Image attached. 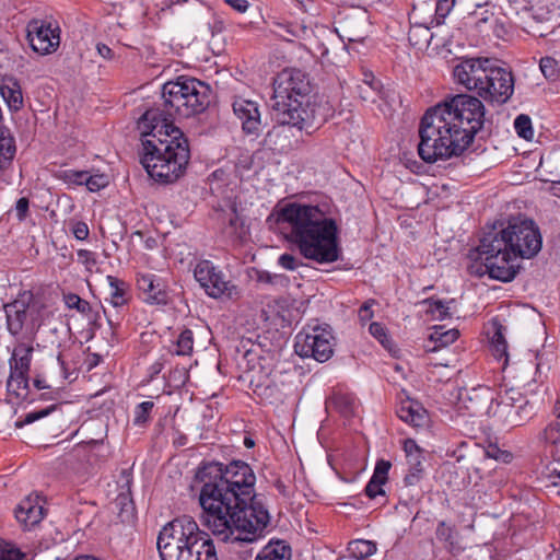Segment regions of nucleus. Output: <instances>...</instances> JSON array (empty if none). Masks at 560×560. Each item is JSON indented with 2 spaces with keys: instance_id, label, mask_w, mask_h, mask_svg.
<instances>
[{
  "instance_id": "aec40b11",
  "label": "nucleus",
  "mask_w": 560,
  "mask_h": 560,
  "mask_svg": "<svg viewBox=\"0 0 560 560\" xmlns=\"http://www.w3.org/2000/svg\"><path fill=\"white\" fill-rule=\"evenodd\" d=\"M0 95L11 113H18L24 107V98L21 84L13 77L2 79Z\"/></svg>"
},
{
  "instance_id": "412c9836",
  "label": "nucleus",
  "mask_w": 560,
  "mask_h": 560,
  "mask_svg": "<svg viewBox=\"0 0 560 560\" xmlns=\"http://www.w3.org/2000/svg\"><path fill=\"white\" fill-rule=\"evenodd\" d=\"M465 408L472 416L481 415L489 409L493 401L490 389L488 387L472 388L466 394V398L462 397Z\"/></svg>"
},
{
  "instance_id": "864d4df0",
  "label": "nucleus",
  "mask_w": 560,
  "mask_h": 560,
  "mask_svg": "<svg viewBox=\"0 0 560 560\" xmlns=\"http://www.w3.org/2000/svg\"><path fill=\"white\" fill-rule=\"evenodd\" d=\"M28 209H30V201L26 197H22L18 199L15 203V217L16 219L22 222L26 219L28 215Z\"/></svg>"
},
{
  "instance_id": "ddd939ff",
  "label": "nucleus",
  "mask_w": 560,
  "mask_h": 560,
  "mask_svg": "<svg viewBox=\"0 0 560 560\" xmlns=\"http://www.w3.org/2000/svg\"><path fill=\"white\" fill-rule=\"evenodd\" d=\"M194 277L211 298L218 299L229 289L230 281L210 260H200L194 268Z\"/></svg>"
},
{
  "instance_id": "58836bf2",
  "label": "nucleus",
  "mask_w": 560,
  "mask_h": 560,
  "mask_svg": "<svg viewBox=\"0 0 560 560\" xmlns=\"http://www.w3.org/2000/svg\"><path fill=\"white\" fill-rule=\"evenodd\" d=\"M539 68L544 77L549 81H556L560 70L556 59L552 57H542L539 61Z\"/></svg>"
},
{
  "instance_id": "a211bd4d",
  "label": "nucleus",
  "mask_w": 560,
  "mask_h": 560,
  "mask_svg": "<svg viewBox=\"0 0 560 560\" xmlns=\"http://www.w3.org/2000/svg\"><path fill=\"white\" fill-rule=\"evenodd\" d=\"M15 517L25 529H31L44 518V508L35 499L26 498L16 506Z\"/></svg>"
},
{
  "instance_id": "a878e982",
  "label": "nucleus",
  "mask_w": 560,
  "mask_h": 560,
  "mask_svg": "<svg viewBox=\"0 0 560 560\" xmlns=\"http://www.w3.org/2000/svg\"><path fill=\"white\" fill-rule=\"evenodd\" d=\"M275 26V33L288 42H293L295 38H301L306 32L305 26L296 22H276Z\"/></svg>"
},
{
  "instance_id": "774afa93",
  "label": "nucleus",
  "mask_w": 560,
  "mask_h": 560,
  "mask_svg": "<svg viewBox=\"0 0 560 560\" xmlns=\"http://www.w3.org/2000/svg\"><path fill=\"white\" fill-rule=\"evenodd\" d=\"M555 415L560 419V400L555 406Z\"/></svg>"
},
{
  "instance_id": "338daca9",
  "label": "nucleus",
  "mask_w": 560,
  "mask_h": 560,
  "mask_svg": "<svg viewBox=\"0 0 560 560\" xmlns=\"http://www.w3.org/2000/svg\"><path fill=\"white\" fill-rule=\"evenodd\" d=\"M34 386L37 388V389H43V388H48L49 386L45 383V381L40 380V378H35L34 380Z\"/></svg>"
},
{
  "instance_id": "f03ea898",
  "label": "nucleus",
  "mask_w": 560,
  "mask_h": 560,
  "mask_svg": "<svg viewBox=\"0 0 560 560\" xmlns=\"http://www.w3.org/2000/svg\"><path fill=\"white\" fill-rule=\"evenodd\" d=\"M485 122L482 102L457 94L425 112L419 126L418 154L425 163L459 156Z\"/></svg>"
},
{
  "instance_id": "c756f323",
  "label": "nucleus",
  "mask_w": 560,
  "mask_h": 560,
  "mask_svg": "<svg viewBox=\"0 0 560 560\" xmlns=\"http://www.w3.org/2000/svg\"><path fill=\"white\" fill-rule=\"evenodd\" d=\"M422 303L428 305L427 313L430 314L433 319L443 320L451 317L450 304L454 303V300L445 302L429 298L423 300Z\"/></svg>"
},
{
  "instance_id": "20e7f679",
  "label": "nucleus",
  "mask_w": 560,
  "mask_h": 560,
  "mask_svg": "<svg viewBox=\"0 0 560 560\" xmlns=\"http://www.w3.org/2000/svg\"><path fill=\"white\" fill-rule=\"evenodd\" d=\"M159 110L148 109L141 117L140 163L148 175L161 184L179 179L190 160L188 139L167 118L158 119Z\"/></svg>"
},
{
  "instance_id": "f257e3e1",
  "label": "nucleus",
  "mask_w": 560,
  "mask_h": 560,
  "mask_svg": "<svg viewBox=\"0 0 560 560\" xmlns=\"http://www.w3.org/2000/svg\"><path fill=\"white\" fill-rule=\"evenodd\" d=\"M196 478L202 483L201 522L218 539L254 542L264 537L270 515L255 495L256 476L247 463H208Z\"/></svg>"
},
{
  "instance_id": "72a5a7b5",
  "label": "nucleus",
  "mask_w": 560,
  "mask_h": 560,
  "mask_svg": "<svg viewBox=\"0 0 560 560\" xmlns=\"http://www.w3.org/2000/svg\"><path fill=\"white\" fill-rule=\"evenodd\" d=\"M459 332L457 329L442 331V328H436L430 337V339L436 343L432 350L435 351L439 347H446L453 343L457 340Z\"/></svg>"
},
{
  "instance_id": "a19ab883",
  "label": "nucleus",
  "mask_w": 560,
  "mask_h": 560,
  "mask_svg": "<svg viewBox=\"0 0 560 560\" xmlns=\"http://www.w3.org/2000/svg\"><path fill=\"white\" fill-rule=\"evenodd\" d=\"M369 331L386 350L392 351L394 343L382 324L372 323L369 327Z\"/></svg>"
},
{
  "instance_id": "393cba45",
  "label": "nucleus",
  "mask_w": 560,
  "mask_h": 560,
  "mask_svg": "<svg viewBox=\"0 0 560 560\" xmlns=\"http://www.w3.org/2000/svg\"><path fill=\"white\" fill-rule=\"evenodd\" d=\"M107 283L110 289V303L114 307H120L128 302L129 285L121 279L114 276L106 277Z\"/></svg>"
},
{
  "instance_id": "9d476101",
  "label": "nucleus",
  "mask_w": 560,
  "mask_h": 560,
  "mask_svg": "<svg viewBox=\"0 0 560 560\" xmlns=\"http://www.w3.org/2000/svg\"><path fill=\"white\" fill-rule=\"evenodd\" d=\"M334 337L328 327L307 326L295 336L294 350L301 358L328 361L334 353Z\"/></svg>"
},
{
  "instance_id": "6e6d98bb",
  "label": "nucleus",
  "mask_w": 560,
  "mask_h": 560,
  "mask_svg": "<svg viewBox=\"0 0 560 560\" xmlns=\"http://www.w3.org/2000/svg\"><path fill=\"white\" fill-rule=\"evenodd\" d=\"M71 230L74 237L79 241H85L89 237L90 230L88 224L83 221L74 222Z\"/></svg>"
},
{
  "instance_id": "052dcab7",
  "label": "nucleus",
  "mask_w": 560,
  "mask_h": 560,
  "mask_svg": "<svg viewBox=\"0 0 560 560\" xmlns=\"http://www.w3.org/2000/svg\"><path fill=\"white\" fill-rule=\"evenodd\" d=\"M363 77L362 84L368 85L374 92L378 90L380 82L374 79L372 73L364 72Z\"/></svg>"
},
{
  "instance_id": "7c9ffc66",
  "label": "nucleus",
  "mask_w": 560,
  "mask_h": 560,
  "mask_svg": "<svg viewBox=\"0 0 560 560\" xmlns=\"http://www.w3.org/2000/svg\"><path fill=\"white\" fill-rule=\"evenodd\" d=\"M65 304L68 308L77 310L84 315L88 319H94L96 313L93 311L90 302L81 299L75 293H68L63 295Z\"/></svg>"
},
{
  "instance_id": "49530a36",
  "label": "nucleus",
  "mask_w": 560,
  "mask_h": 560,
  "mask_svg": "<svg viewBox=\"0 0 560 560\" xmlns=\"http://www.w3.org/2000/svg\"><path fill=\"white\" fill-rule=\"evenodd\" d=\"M84 185L90 191H97L108 185V178L104 174L90 175L88 173Z\"/></svg>"
},
{
  "instance_id": "e2e57ef3",
  "label": "nucleus",
  "mask_w": 560,
  "mask_h": 560,
  "mask_svg": "<svg viewBox=\"0 0 560 560\" xmlns=\"http://www.w3.org/2000/svg\"><path fill=\"white\" fill-rule=\"evenodd\" d=\"M549 479L552 486H560V471H557L556 469L551 471Z\"/></svg>"
},
{
  "instance_id": "4d7b16f0",
  "label": "nucleus",
  "mask_w": 560,
  "mask_h": 560,
  "mask_svg": "<svg viewBox=\"0 0 560 560\" xmlns=\"http://www.w3.org/2000/svg\"><path fill=\"white\" fill-rule=\"evenodd\" d=\"M52 409L54 408H46V409H43L40 411L28 412L25 416V418L20 423H18V425H24V424L33 423L34 421H36L38 419H42V418L46 417L47 415H49Z\"/></svg>"
},
{
  "instance_id": "473e14b6",
  "label": "nucleus",
  "mask_w": 560,
  "mask_h": 560,
  "mask_svg": "<svg viewBox=\"0 0 560 560\" xmlns=\"http://www.w3.org/2000/svg\"><path fill=\"white\" fill-rule=\"evenodd\" d=\"M0 560H28L27 555L23 552L15 544L0 541Z\"/></svg>"
},
{
  "instance_id": "7ed1b4c3",
  "label": "nucleus",
  "mask_w": 560,
  "mask_h": 560,
  "mask_svg": "<svg viewBox=\"0 0 560 560\" xmlns=\"http://www.w3.org/2000/svg\"><path fill=\"white\" fill-rule=\"evenodd\" d=\"M542 247V235L533 219L511 218L501 226L492 228L480 238L479 245L470 252L475 260L470 272L479 277L488 275L502 282L512 281L520 269L517 259H532Z\"/></svg>"
},
{
  "instance_id": "dca6fc26",
  "label": "nucleus",
  "mask_w": 560,
  "mask_h": 560,
  "mask_svg": "<svg viewBox=\"0 0 560 560\" xmlns=\"http://www.w3.org/2000/svg\"><path fill=\"white\" fill-rule=\"evenodd\" d=\"M342 40L349 43H362L369 35L368 15L359 13L355 15H347L339 22Z\"/></svg>"
},
{
  "instance_id": "4c0bfd02",
  "label": "nucleus",
  "mask_w": 560,
  "mask_h": 560,
  "mask_svg": "<svg viewBox=\"0 0 560 560\" xmlns=\"http://www.w3.org/2000/svg\"><path fill=\"white\" fill-rule=\"evenodd\" d=\"M257 281L260 283L270 284L276 288H287L289 278L284 275L271 273L269 271H257Z\"/></svg>"
},
{
  "instance_id": "603ef678",
  "label": "nucleus",
  "mask_w": 560,
  "mask_h": 560,
  "mask_svg": "<svg viewBox=\"0 0 560 560\" xmlns=\"http://www.w3.org/2000/svg\"><path fill=\"white\" fill-rule=\"evenodd\" d=\"M278 264L287 270H295L301 265L296 257L288 253H284L279 257Z\"/></svg>"
},
{
  "instance_id": "e433bc0d",
  "label": "nucleus",
  "mask_w": 560,
  "mask_h": 560,
  "mask_svg": "<svg viewBox=\"0 0 560 560\" xmlns=\"http://www.w3.org/2000/svg\"><path fill=\"white\" fill-rule=\"evenodd\" d=\"M194 349V334L190 329L183 330L176 341L175 353L177 355H189Z\"/></svg>"
},
{
  "instance_id": "4468645a",
  "label": "nucleus",
  "mask_w": 560,
  "mask_h": 560,
  "mask_svg": "<svg viewBox=\"0 0 560 560\" xmlns=\"http://www.w3.org/2000/svg\"><path fill=\"white\" fill-rule=\"evenodd\" d=\"M161 560H218L215 547L211 539L201 541L199 548H190L188 545L176 548H160Z\"/></svg>"
},
{
  "instance_id": "f3484780",
  "label": "nucleus",
  "mask_w": 560,
  "mask_h": 560,
  "mask_svg": "<svg viewBox=\"0 0 560 560\" xmlns=\"http://www.w3.org/2000/svg\"><path fill=\"white\" fill-rule=\"evenodd\" d=\"M138 289L145 294L144 300L152 304H166L167 293L160 278L153 273L139 275Z\"/></svg>"
},
{
  "instance_id": "bf43d9fd",
  "label": "nucleus",
  "mask_w": 560,
  "mask_h": 560,
  "mask_svg": "<svg viewBox=\"0 0 560 560\" xmlns=\"http://www.w3.org/2000/svg\"><path fill=\"white\" fill-rule=\"evenodd\" d=\"M224 2L238 13L246 12L249 7L247 0H224Z\"/></svg>"
},
{
  "instance_id": "79ce46f5",
  "label": "nucleus",
  "mask_w": 560,
  "mask_h": 560,
  "mask_svg": "<svg viewBox=\"0 0 560 560\" xmlns=\"http://www.w3.org/2000/svg\"><path fill=\"white\" fill-rule=\"evenodd\" d=\"M334 405L336 406V408L339 410V412L341 415H343L345 417H349L353 413L354 411V398L349 396V395H345V394H338L334 397Z\"/></svg>"
},
{
  "instance_id": "9b49d317",
  "label": "nucleus",
  "mask_w": 560,
  "mask_h": 560,
  "mask_svg": "<svg viewBox=\"0 0 560 560\" xmlns=\"http://www.w3.org/2000/svg\"><path fill=\"white\" fill-rule=\"evenodd\" d=\"M27 39L32 49L39 55L57 50L60 44V28L56 22L33 19L26 25Z\"/></svg>"
},
{
  "instance_id": "8fccbe9b",
  "label": "nucleus",
  "mask_w": 560,
  "mask_h": 560,
  "mask_svg": "<svg viewBox=\"0 0 560 560\" xmlns=\"http://www.w3.org/2000/svg\"><path fill=\"white\" fill-rule=\"evenodd\" d=\"M385 483L371 477L370 481L368 482L366 487H365V494L370 498V499H374L376 498L377 495H383L385 492L383 490V486Z\"/></svg>"
},
{
  "instance_id": "4be33fe9",
  "label": "nucleus",
  "mask_w": 560,
  "mask_h": 560,
  "mask_svg": "<svg viewBox=\"0 0 560 560\" xmlns=\"http://www.w3.org/2000/svg\"><path fill=\"white\" fill-rule=\"evenodd\" d=\"M255 560H291V548L283 540L269 541Z\"/></svg>"
},
{
  "instance_id": "37998d69",
  "label": "nucleus",
  "mask_w": 560,
  "mask_h": 560,
  "mask_svg": "<svg viewBox=\"0 0 560 560\" xmlns=\"http://www.w3.org/2000/svg\"><path fill=\"white\" fill-rule=\"evenodd\" d=\"M86 174V171L65 170L60 172L59 178L68 185H84Z\"/></svg>"
},
{
  "instance_id": "680f3d73",
  "label": "nucleus",
  "mask_w": 560,
  "mask_h": 560,
  "mask_svg": "<svg viewBox=\"0 0 560 560\" xmlns=\"http://www.w3.org/2000/svg\"><path fill=\"white\" fill-rule=\"evenodd\" d=\"M96 50L105 59H112L114 57L113 50L105 44L98 43L96 45Z\"/></svg>"
},
{
  "instance_id": "0eeeda50",
  "label": "nucleus",
  "mask_w": 560,
  "mask_h": 560,
  "mask_svg": "<svg viewBox=\"0 0 560 560\" xmlns=\"http://www.w3.org/2000/svg\"><path fill=\"white\" fill-rule=\"evenodd\" d=\"M457 83L491 104H505L514 92L512 72L489 58H466L453 69Z\"/></svg>"
},
{
  "instance_id": "69168bd1",
  "label": "nucleus",
  "mask_w": 560,
  "mask_h": 560,
  "mask_svg": "<svg viewBox=\"0 0 560 560\" xmlns=\"http://www.w3.org/2000/svg\"><path fill=\"white\" fill-rule=\"evenodd\" d=\"M295 1L299 3L300 8L303 11H305V12L310 11L311 0H295Z\"/></svg>"
},
{
  "instance_id": "5701e85b",
  "label": "nucleus",
  "mask_w": 560,
  "mask_h": 560,
  "mask_svg": "<svg viewBox=\"0 0 560 560\" xmlns=\"http://www.w3.org/2000/svg\"><path fill=\"white\" fill-rule=\"evenodd\" d=\"M33 347L31 345L21 342L18 343L9 360L10 369L22 370L30 372L32 362Z\"/></svg>"
},
{
  "instance_id": "5fc2aeb1",
  "label": "nucleus",
  "mask_w": 560,
  "mask_h": 560,
  "mask_svg": "<svg viewBox=\"0 0 560 560\" xmlns=\"http://www.w3.org/2000/svg\"><path fill=\"white\" fill-rule=\"evenodd\" d=\"M375 304V301L374 300H369L366 302H364L360 308H359V313H358V316H359V319L362 324H365L368 323L370 319H372L373 317V311H372V306Z\"/></svg>"
},
{
  "instance_id": "bb28decb",
  "label": "nucleus",
  "mask_w": 560,
  "mask_h": 560,
  "mask_svg": "<svg viewBox=\"0 0 560 560\" xmlns=\"http://www.w3.org/2000/svg\"><path fill=\"white\" fill-rule=\"evenodd\" d=\"M433 38L430 28L422 24L412 25L408 32L409 43L419 49L427 48Z\"/></svg>"
},
{
  "instance_id": "6ab92c4d",
  "label": "nucleus",
  "mask_w": 560,
  "mask_h": 560,
  "mask_svg": "<svg viewBox=\"0 0 560 560\" xmlns=\"http://www.w3.org/2000/svg\"><path fill=\"white\" fill-rule=\"evenodd\" d=\"M397 416L415 428H424L429 422L427 410L418 401L411 399L401 401L397 409Z\"/></svg>"
},
{
  "instance_id": "39448f33",
  "label": "nucleus",
  "mask_w": 560,
  "mask_h": 560,
  "mask_svg": "<svg viewBox=\"0 0 560 560\" xmlns=\"http://www.w3.org/2000/svg\"><path fill=\"white\" fill-rule=\"evenodd\" d=\"M277 221L304 258L318 264L340 258L337 223L318 206L290 202L279 210Z\"/></svg>"
},
{
  "instance_id": "de8ad7c7",
  "label": "nucleus",
  "mask_w": 560,
  "mask_h": 560,
  "mask_svg": "<svg viewBox=\"0 0 560 560\" xmlns=\"http://www.w3.org/2000/svg\"><path fill=\"white\" fill-rule=\"evenodd\" d=\"M77 255L78 261L85 267L86 271L92 272L97 264L95 253L88 249H79Z\"/></svg>"
},
{
  "instance_id": "423d86ee",
  "label": "nucleus",
  "mask_w": 560,
  "mask_h": 560,
  "mask_svg": "<svg viewBox=\"0 0 560 560\" xmlns=\"http://www.w3.org/2000/svg\"><path fill=\"white\" fill-rule=\"evenodd\" d=\"M312 84L302 70L285 69L273 83L272 116L278 125L291 126L311 133L317 124L325 121L318 117L315 104H311Z\"/></svg>"
},
{
  "instance_id": "ea45409f",
  "label": "nucleus",
  "mask_w": 560,
  "mask_h": 560,
  "mask_svg": "<svg viewBox=\"0 0 560 560\" xmlns=\"http://www.w3.org/2000/svg\"><path fill=\"white\" fill-rule=\"evenodd\" d=\"M154 407L153 401H143L136 406L133 424L138 427L145 425L150 420V413Z\"/></svg>"
},
{
  "instance_id": "f704fd0d",
  "label": "nucleus",
  "mask_w": 560,
  "mask_h": 560,
  "mask_svg": "<svg viewBox=\"0 0 560 560\" xmlns=\"http://www.w3.org/2000/svg\"><path fill=\"white\" fill-rule=\"evenodd\" d=\"M514 129L518 137L525 140H532L534 138V130L532 126V119L528 115L521 114L514 119Z\"/></svg>"
},
{
  "instance_id": "b1692460",
  "label": "nucleus",
  "mask_w": 560,
  "mask_h": 560,
  "mask_svg": "<svg viewBox=\"0 0 560 560\" xmlns=\"http://www.w3.org/2000/svg\"><path fill=\"white\" fill-rule=\"evenodd\" d=\"M7 388L16 397H24L30 389L28 372L10 369V375L7 381Z\"/></svg>"
},
{
  "instance_id": "09e8293b",
  "label": "nucleus",
  "mask_w": 560,
  "mask_h": 560,
  "mask_svg": "<svg viewBox=\"0 0 560 560\" xmlns=\"http://www.w3.org/2000/svg\"><path fill=\"white\" fill-rule=\"evenodd\" d=\"M390 463L388 460H378L375 465L374 472L372 475L373 478L386 483L388 479V471L390 469Z\"/></svg>"
},
{
  "instance_id": "3c124183",
  "label": "nucleus",
  "mask_w": 560,
  "mask_h": 560,
  "mask_svg": "<svg viewBox=\"0 0 560 560\" xmlns=\"http://www.w3.org/2000/svg\"><path fill=\"white\" fill-rule=\"evenodd\" d=\"M455 5V0H438L435 15L438 19H445Z\"/></svg>"
},
{
  "instance_id": "a18cd8bd",
  "label": "nucleus",
  "mask_w": 560,
  "mask_h": 560,
  "mask_svg": "<svg viewBox=\"0 0 560 560\" xmlns=\"http://www.w3.org/2000/svg\"><path fill=\"white\" fill-rule=\"evenodd\" d=\"M435 535L440 541L446 542L450 546L454 545L455 530L453 527L448 526L444 521L438 524Z\"/></svg>"
},
{
  "instance_id": "1a4fd4ad",
  "label": "nucleus",
  "mask_w": 560,
  "mask_h": 560,
  "mask_svg": "<svg viewBox=\"0 0 560 560\" xmlns=\"http://www.w3.org/2000/svg\"><path fill=\"white\" fill-rule=\"evenodd\" d=\"M206 539H210L209 535L199 528L197 522L189 515H183L162 527L156 539V546L158 549L176 548L183 545L199 548L201 541Z\"/></svg>"
},
{
  "instance_id": "13d9d810",
  "label": "nucleus",
  "mask_w": 560,
  "mask_h": 560,
  "mask_svg": "<svg viewBox=\"0 0 560 560\" xmlns=\"http://www.w3.org/2000/svg\"><path fill=\"white\" fill-rule=\"evenodd\" d=\"M423 478V472L408 470V474L404 478V483L407 487L416 486Z\"/></svg>"
},
{
  "instance_id": "c03bdc74",
  "label": "nucleus",
  "mask_w": 560,
  "mask_h": 560,
  "mask_svg": "<svg viewBox=\"0 0 560 560\" xmlns=\"http://www.w3.org/2000/svg\"><path fill=\"white\" fill-rule=\"evenodd\" d=\"M494 325H495V328H494V332L491 338V341H492L493 348L495 350V355L499 359H501L503 355H506L508 345H506V341H505L503 332H502L503 327L498 324H494Z\"/></svg>"
},
{
  "instance_id": "6e6552de",
  "label": "nucleus",
  "mask_w": 560,
  "mask_h": 560,
  "mask_svg": "<svg viewBox=\"0 0 560 560\" xmlns=\"http://www.w3.org/2000/svg\"><path fill=\"white\" fill-rule=\"evenodd\" d=\"M209 85L191 77H178L162 88L163 109L158 119L188 118L202 113L209 104Z\"/></svg>"
},
{
  "instance_id": "2eb2a0df",
  "label": "nucleus",
  "mask_w": 560,
  "mask_h": 560,
  "mask_svg": "<svg viewBox=\"0 0 560 560\" xmlns=\"http://www.w3.org/2000/svg\"><path fill=\"white\" fill-rule=\"evenodd\" d=\"M232 108L234 115L241 121L243 131L247 135L258 136L262 125L258 103L243 97H235Z\"/></svg>"
},
{
  "instance_id": "cd10ccee",
  "label": "nucleus",
  "mask_w": 560,
  "mask_h": 560,
  "mask_svg": "<svg viewBox=\"0 0 560 560\" xmlns=\"http://www.w3.org/2000/svg\"><path fill=\"white\" fill-rule=\"evenodd\" d=\"M404 451L406 453L407 463L409 466L408 470L423 472V455L422 450L418 446V444L413 440L408 439L404 443Z\"/></svg>"
},
{
  "instance_id": "0e129e2a",
  "label": "nucleus",
  "mask_w": 560,
  "mask_h": 560,
  "mask_svg": "<svg viewBox=\"0 0 560 560\" xmlns=\"http://www.w3.org/2000/svg\"><path fill=\"white\" fill-rule=\"evenodd\" d=\"M366 86H368V85H364V84H360V85H358L359 95H360V97H361L363 101H368V100H370V95H369V93H368Z\"/></svg>"
},
{
  "instance_id": "c85d7f7f",
  "label": "nucleus",
  "mask_w": 560,
  "mask_h": 560,
  "mask_svg": "<svg viewBox=\"0 0 560 560\" xmlns=\"http://www.w3.org/2000/svg\"><path fill=\"white\" fill-rule=\"evenodd\" d=\"M377 550L376 542L365 539H355L349 542L348 551L357 560H364Z\"/></svg>"
},
{
  "instance_id": "f8f14e48",
  "label": "nucleus",
  "mask_w": 560,
  "mask_h": 560,
  "mask_svg": "<svg viewBox=\"0 0 560 560\" xmlns=\"http://www.w3.org/2000/svg\"><path fill=\"white\" fill-rule=\"evenodd\" d=\"M7 326L10 334L16 336L22 330L35 331L40 326L39 312L35 304H26L24 301L15 300L4 306Z\"/></svg>"
},
{
  "instance_id": "2f4dec72",
  "label": "nucleus",
  "mask_w": 560,
  "mask_h": 560,
  "mask_svg": "<svg viewBox=\"0 0 560 560\" xmlns=\"http://www.w3.org/2000/svg\"><path fill=\"white\" fill-rule=\"evenodd\" d=\"M16 152L14 139L0 132V170L7 168L12 162Z\"/></svg>"
},
{
  "instance_id": "c9c22d12",
  "label": "nucleus",
  "mask_w": 560,
  "mask_h": 560,
  "mask_svg": "<svg viewBox=\"0 0 560 560\" xmlns=\"http://www.w3.org/2000/svg\"><path fill=\"white\" fill-rule=\"evenodd\" d=\"M532 413V407L528 410V404L515 407L510 406L508 411V423L512 427L521 425L525 418H528Z\"/></svg>"
}]
</instances>
